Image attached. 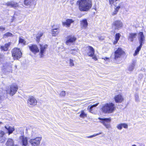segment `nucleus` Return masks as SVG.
Returning a JSON list of instances; mask_svg holds the SVG:
<instances>
[{
    "mask_svg": "<svg viewBox=\"0 0 146 146\" xmlns=\"http://www.w3.org/2000/svg\"><path fill=\"white\" fill-rule=\"evenodd\" d=\"M79 9L81 11H87L91 7V0H79L77 1Z\"/></svg>",
    "mask_w": 146,
    "mask_h": 146,
    "instance_id": "1",
    "label": "nucleus"
},
{
    "mask_svg": "<svg viewBox=\"0 0 146 146\" xmlns=\"http://www.w3.org/2000/svg\"><path fill=\"white\" fill-rule=\"evenodd\" d=\"M115 107L112 103H107L104 105L102 108V112L105 113H111L113 112Z\"/></svg>",
    "mask_w": 146,
    "mask_h": 146,
    "instance_id": "2",
    "label": "nucleus"
},
{
    "mask_svg": "<svg viewBox=\"0 0 146 146\" xmlns=\"http://www.w3.org/2000/svg\"><path fill=\"white\" fill-rule=\"evenodd\" d=\"M138 39L140 45L137 47L135 50V53L134 54V56H135L138 54L142 47L143 42L145 40V37L142 32H140L138 34Z\"/></svg>",
    "mask_w": 146,
    "mask_h": 146,
    "instance_id": "3",
    "label": "nucleus"
},
{
    "mask_svg": "<svg viewBox=\"0 0 146 146\" xmlns=\"http://www.w3.org/2000/svg\"><path fill=\"white\" fill-rule=\"evenodd\" d=\"M18 87L17 84L13 83L10 86V88L6 90L7 94H9L11 96L14 95L17 92Z\"/></svg>",
    "mask_w": 146,
    "mask_h": 146,
    "instance_id": "4",
    "label": "nucleus"
},
{
    "mask_svg": "<svg viewBox=\"0 0 146 146\" xmlns=\"http://www.w3.org/2000/svg\"><path fill=\"white\" fill-rule=\"evenodd\" d=\"M98 119L101 120L100 122L102 123L106 128L109 129L111 127V125L110 124L111 121V118L99 117Z\"/></svg>",
    "mask_w": 146,
    "mask_h": 146,
    "instance_id": "5",
    "label": "nucleus"
},
{
    "mask_svg": "<svg viewBox=\"0 0 146 146\" xmlns=\"http://www.w3.org/2000/svg\"><path fill=\"white\" fill-rule=\"evenodd\" d=\"M12 54L14 58L17 59L20 58L22 54L20 49L17 48H14L12 51Z\"/></svg>",
    "mask_w": 146,
    "mask_h": 146,
    "instance_id": "6",
    "label": "nucleus"
},
{
    "mask_svg": "<svg viewBox=\"0 0 146 146\" xmlns=\"http://www.w3.org/2000/svg\"><path fill=\"white\" fill-rule=\"evenodd\" d=\"M42 139L41 137H36L35 138L31 139L29 142L32 146H38L40 144Z\"/></svg>",
    "mask_w": 146,
    "mask_h": 146,
    "instance_id": "7",
    "label": "nucleus"
},
{
    "mask_svg": "<svg viewBox=\"0 0 146 146\" xmlns=\"http://www.w3.org/2000/svg\"><path fill=\"white\" fill-rule=\"evenodd\" d=\"M88 51L87 54L88 56L91 57H92V59L95 60H97V59L95 55H94V48L91 46L88 47Z\"/></svg>",
    "mask_w": 146,
    "mask_h": 146,
    "instance_id": "8",
    "label": "nucleus"
},
{
    "mask_svg": "<svg viewBox=\"0 0 146 146\" xmlns=\"http://www.w3.org/2000/svg\"><path fill=\"white\" fill-rule=\"evenodd\" d=\"M124 53V51L122 50L121 48H118L115 52V59L117 60L118 58H120Z\"/></svg>",
    "mask_w": 146,
    "mask_h": 146,
    "instance_id": "9",
    "label": "nucleus"
},
{
    "mask_svg": "<svg viewBox=\"0 0 146 146\" xmlns=\"http://www.w3.org/2000/svg\"><path fill=\"white\" fill-rule=\"evenodd\" d=\"M76 40V38L73 35H70L66 37V44L68 45L70 43L75 42Z\"/></svg>",
    "mask_w": 146,
    "mask_h": 146,
    "instance_id": "10",
    "label": "nucleus"
},
{
    "mask_svg": "<svg viewBox=\"0 0 146 146\" xmlns=\"http://www.w3.org/2000/svg\"><path fill=\"white\" fill-rule=\"evenodd\" d=\"M40 55L41 57H42L44 56V54L45 53L46 49L47 48L48 46L46 44L42 45L40 44Z\"/></svg>",
    "mask_w": 146,
    "mask_h": 146,
    "instance_id": "11",
    "label": "nucleus"
},
{
    "mask_svg": "<svg viewBox=\"0 0 146 146\" xmlns=\"http://www.w3.org/2000/svg\"><path fill=\"white\" fill-rule=\"evenodd\" d=\"M30 50L34 54H36L39 51V49L36 45H32L29 46Z\"/></svg>",
    "mask_w": 146,
    "mask_h": 146,
    "instance_id": "12",
    "label": "nucleus"
},
{
    "mask_svg": "<svg viewBox=\"0 0 146 146\" xmlns=\"http://www.w3.org/2000/svg\"><path fill=\"white\" fill-rule=\"evenodd\" d=\"M123 24L120 21H116L113 22V27L115 29H119L122 27Z\"/></svg>",
    "mask_w": 146,
    "mask_h": 146,
    "instance_id": "13",
    "label": "nucleus"
},
{
    "mask_svg": "<svg viewBox=\"0 0 146 146\" xmlns=\"http://www.w3.org/2000/svg\"><path fill=\"white\" fill-rule=\"evenodd\" d=\"M27 103L28 104L34 106L36 105L37 101L34 97L31 96L28 98L27 100Z\"/></svg>",
    "mask_w": 146,
    "mask_h": 146,
    "instance_id": "14",
    "label": "nucleus"
},
{
    "mask_svg": "<svg viewBox=\"0 0 146 146\" xmlns=\"http://www.w3.org/2000/svg\"><path fill=\"white\" fill-rule=\"evenodd\" d=\"M19 139L22 142L23 146H27L28 144L27 137L23 136H20L19 137Z\"/></svg>",
    "mask_w": 146,
    "mask_h": 146,
    "instance_id": "15",
    "label": "nucleus"
},
{
    "mask_svg": "<svg viewBox=\"0 0 146 146\" xmlns=\"http://www.w3.org/2000/svg\"><path fill=\"white\" fill-rule=\"evenodd\" d=\"M114 100L116 102L121 103L123 101V98L121 95L118 94L115 96L114 97Z\"/></svg>",
    "mask_w": 146,
    "mask_h": 146,
    "instance_id": "16",
    "label": "nucleus"
},
{
    "mask_svg": "<svg viewBox=\"0 0 146 146\" xmlns=\"http://www.w3.org/2000/svg\"><path fill=\"white\" fill-rule=\"evenodd\" d=\"M6 145V146H18L17 145H14L13 140L11 138H8Z\"/></svg>",
    "mask_w": 146,
    "mask_h": 146,
    "instance_id": "17",
    "label": "nucleus"
},
{
    "mask_svg": "<svg viewBox=\"0 0 146 146\" xmlns=\"http://www.w3.org/2000/svg\"><path fill=\"white\" fill-rule=\"evenodd\" d=\"M5 128L8 131V133L9 135L11 134L13 132L15 131V129L14 127L9 126V125L5 126Z\"/></svg>",
    "mask_w": 146,
    "mask_h": 146,
    "instance_id": "18",
    "label": "nucleus"
},
{
    "mask_svg": "<svg viewBox=\"0 0 146 146\" xmlns=\"http://www.w3.org/2000/svg\"><path fill=\"white\" fill-rule=\"evenodd\" d=\"M117 127L118 129L121 130L122 129L123 127L125 129H127L128 127V125L125 123H121L118 124Z\"/></svg>",
    "mask_w": 146,
    "mask_h": 146,
    "instance_id": "19",
    "label": "nucleus"
},
{
    "mask_svg": "<svg viewBox=\"0 0 146 146\" xmlns=\"http://www.w3.org/2000/svg\"><path fill=\"white\" fill-rule=\"evenodd\" d=\"M73 21L71 19H68L65 22H63V25L66 27H69L71 23L73 22Z\"/></svg>",
    "mask_w": 146,
    "mask_h": 146,
    "instance_id": "20",
    "label": "nucleus"
},
{
    "mask_svg": "<svg viewBox=\"0 0 146 146\" xmlns=\"http://www.w3.org/2000/svg\"><path fill=\"white\" fill-rule=\"evenodd\" d=\"M88 23L86 19L83 20L81 22V25L82 28L86 29L87 27Z\"/></svg>",
    "mask_w": 146,
    "mask_h": 146,
    "instance_id": "21",
    "label": "nucleus"
},
{
    "mask_svg": "<svg viewBox=\"0 0 146 146\" xmlns=\"http://www.w3.org/2000/svg\"><path fill=\"white\" fill-rule=\"evenodd\" d=\"M7 6H9L11 7H15L18 6V5L16 3L13 1L8 2L6 3Z\"/></svg>",
    "mask_w": 146,
    "mask_h": 146,
    "instance_id": "22",
    "label": "nucleus"
},
{
    "mask_svg": "<svg viewBox=\"0 0 146 146\" xmlns=\"http://www.w3.org/2000/svg\"><path fill=\"white\" fill-rule=\"evenodd\" d=\"M10 45V43H6L4 46H1L0 48L1 50L6 51L8 50V48Z\"/></svg>",
    "mask_w": 146,
    "mask_h": 146,
    "instance_id": "23",
    "label": "nucleus"
},
{
    "mask_svg": "<svg viewBox=\"0 0 146 146\" xmlns=\"http://www.w3.org/2000/svg\"><path fill=\"white\" fill-rule=\"evenodd\" d=\"M6 96V94L2 91V89H0V100H3L5 98Z\"/></svg>",
    "mask_w": 146,
    "mask_h": 146,
    "instance_id": "24",
    "label": "nucleus"
},
{
    "mask_svg": "<svg viewBox=\"0 0 146 146\" xmlns=\"http://www.w3.org/2000/svg\"><path fill=\"white\" fill-rule=\"evenodd\" d=\"M78 113L80 114L79 116L82 118L84 119L87 117V114L84 110H82L80 112Z\"/></svg>",
    "mask_w": 146,
    "mask_h": 146,
    "instance_id": "25",
    "label": "nucleus"
},
{
    "mask_svg": "<svg viewBox=\"0 0 146 146\" xmlns=\"http://www.w3.org/2000/svg\"><path fill=\"white\" fill-rule=\"evenodd\" d=\"M137 36V34L135 33H131L129 34V40L130 41L132 42L133 41V39L135 38Z\"/></svg>",
    "mask_w": 146,
    "mask_h": 146,
    "instance_id": "26",
    "label": "nucleus"
},
{
    "mask_svg": "<svg viewBox=\"0 0 146 146\" xmlns=\"http://www.w3.org/2000/svg\"><path fill=\"white\" fill-rule=\"evenodd\" d=\"M14 35L11 33L9 32H7L3 35V37L4 38H5L9 37H12Z\"/></svg>",
    "mask_w": 146,
    "mask_h": 146,
    "instance_id": "27",
    "label": "nucleus"
},
{
    "mask_svg": "<svg viewBox=\"0 0 146 146\" xmlns=\"http://www.w3.org/2000/svg\"><path fill=\"white\" fill-rule=\"evenodd\" d=\"M136 62L135 60L132 61V64L129 66L128 68V70L130 71H132L133 70L135 66V63Z\"/></svg>",
    "mask_w": 146,
    "mask_h": 146,
    "instance_id": "28",
    "label": "nucleus"
},
{
    "mask_svg": "<svg viewBox=\"0 0 146 146\" xmlns=\"http://www.w3.org/2000/svg\"><path fill=\"white\" fill-rule=\"evenodd\" d=\"M58 28H56V29H54L51 30V32H52V35L53 36H56V34H57L58 32Z\"/></svg>",
    "mask_w": 146,
    "mask_h": 146,
    "instance_id": "29",
    "label": "nucleus"
},
{
    "mask_svg": "<svg viewBox=\"0 0 146 146\" xmlns=\"http://www.w3.org/2000/svg\"><path fill=\"white\" fill-rule=\"evenodd\" d=\"M115 7V10H117L118 11L121 8H122L123 7V5L122 3H120L119 5L117 6L116 5H114Z\"/></svg>",
    "mask_w": 146,
    "mask_h": 146,
    "instance_id": "30",
    "label": "nucleus"
},
{
    "mask_svg": "<svg viewBox=\"0 0 146 146\" xmlns=\"http://www.w3.org/2000/svg\"><path fill=\"white\" fill-rule=\"evenodd\" d=\"M22 37H20L19 38V43L23 44L24 45H25L27 44L26 41L22 38Z\"/></svg>",
    "mask_w": 146,
    "mask_h": 146,
    "instance_id": "31",
    "label": "nucleus"
},
{
    "mask_svg": "<svg viewBox=\"0 0 146 146\" xmlns=\"http://www.w3.org/2000/svg\"><path fill=\"white\" fill-rule=\"evenodd\" d=\"M78 48H76L70 50V52L71 54H75L78 52Z\"/></svg>",
    "mask_w": 146,
    "mask_h": 146,
    "instance_id": "32",
    "label": "nucleus"
},
{
    "mask_svg": "<svg viewBox=\"0 0 146 146\" xmlns=\"http://www.w3.org/2000/svg\"><path fill=\"white\" fill-rule=\"evenodd\" d=\"M32 1L33 0H25L24 1L25 4L27 5H30Z\"/></svg>",
    "mask_w": 146,
    "mask_h": 146,
    "instance_id": "33",
    "label": "nucleus"
},
{
    "mask_svg": "<svg viewBox=\"0 0 146 146\" xmlns=\"http://www.w3.org/2000/svg\"><path fill=\"white\" fill-rule=\"evenodd\" d=\"M43 34V33L41 32H40L39 33H38L37 34L36 36L37 41H38V40L42 36Z\"/></svg>",
    "mask_w": 146,
    "mask_h": 146,
    "instance_id": "34",
    "label": "nucleus"
},
{
    "mask_svg": "<svg viewBox=\"0 0 146 146\" xmlns=\"http://www.w3.org/2000/svg\"><path fill=\"white\" fill-rule=\"evenodd\" d=\"M118 0H109L110 4L111 5V6L113 5H115V3L116 1Z\"/></svg>",
    "mask_w": 146,
    "mask_h": 146,
    "instance_id": "35",
    "label": "nucleus"
},
{
    "mask_svg": "<svg viewBox=\"0 0 146 146\" xmlns=\"http://www.w3.org/2000/svg\"><path fill=\"white\" fill-rule=\"evenodd\" d=\"M6 139L5 137H0V143H2L4 142Z\"/></svg>",
    "mask_w": 146,
    "mask_h": 146,
    "instance_id": "36",
    "label": "nucleus"
},
{
    "mask_svg": "<svg viewBox=\"0 0 146 146\" xmlns=\"http://www.w3.org/2000/svg\"><path fill=\"white\" fill-rule=\"evenodd\" d=\"M120 36L121 35L119 33H116L115 36V40L118 41L119 39Z\"/></svg>",
    "mask_w": 146,
    "mask_h": 146,
    "instance_id": "37",
    "label": "nucleus"
},
{
    "mask_svg": "<svg viewBox=\"0 0 146 146\" xmlns=\"http://www.w3.org/2000/svg\"><path fill=\"white\" fill-rule=\"evenodd\" d=\"M102 133V132H100L98 133H97L95 134H94L93 135L90 136H87L86 137L87 138H92L93 137H95L97 135H99L100 134H101Z\"/></svg>",
    "mask_w": 146,
    "mask_h": 146,
    "instance_id": "38",
    "label": "nucleus"
},
{
    "mask_svg": "<svg viewBox=\"0 0 146 146\" xmlns=\"http://www.w3.org/2000/svg\"><path fill=\"white\" fill-rule=\"evenodd\" d=\"M37 134L36 131H33L31 133V136L33 137H35V136H37Z\"/></svg>",
    "mask_w": 146,
    "mask_h": 146,
    "instance_id": "39",
    "label": "nucleus"
},
{
    "mask_svg": "<svg viewBox=\"0 0 146 146\" xmlns=\"http://www.w3.org/2000/svg\"><path fill=\"white\" fill-rule=\"evenodd\" d=\"M73 60L72 59H70L69 60V65L70 66H74V64L73 63Z\"/></svg>",
    "mask_w": 146,
    "mask_h": 146,
    "instance_id": "40",
    "label": "nucleus"
},
{
    "mask_svg": "<svg viewBox=\"0 0 146 146\" xmlns=\"http://www.w3.org/2000/svg\"><path fill=\"white\" fill-rule=\"evenodd\" d=\"M5 132L2 131H0V137H5Z\"/></svg>",
    "mask_w": 146,
    "mask_h": 146,
    "instance_id": "41",
    "label": "nucleus"
},
{
    "mask_svg": "<svg viewBox=\"0 0 146 146\" xmlns=\"http://www.w3.org/2000/svg\"><path fill=\"white\" fill-rule=\"evenodd\" d=\"M60 95L61 96H64L65 95V92L64 91H62L60 94Z\"/></svg>",
    "mask_w": 146,
    "mask_h": 146,
    "instance_id": "42",
    "label": "nucleus"
},
{
    "mask_svg": "<svg viewBox=\"0 0 146 146\" xmlns=\"http://www.w3.org/2000/svg\"><path fill=\"white\" fill-rule=\"evenodd\" d=\"M135 100L136 102H138L139 101V97L138 95L137 94H135Z\"/></svg>",
    "mask_w": 146,
    "mask_h": 146,
    "instance_id": "43",
    "label": "nucleus"
},
{
    "mask_svg": "<svg viewBox=\"0 0 146 146\" xmlns=\"http://www.w3.org/2000/svg\"><path fill=\"white\" fill-rule=\"evenodd\" d=\"M92 108H92V107L90 106H89L88 107V109L89 110V111L90 113H92Z\"/></svg>",
    "mask_w": 146,
    "mask_h": 146,
    "instance_id": "44",
    "label": "nucleus"
},
{
    "mask_svg": "<svg viewBox=\"0 0 146 146\" xmlns=\"http://www.w3.org/2000/svg\"><path fill=\"white\" fill-rule=\"evenodd\" d=\"M0 29L1 30V31H3L5 30V28L2 26H1L0 27Z\"/></svg>",
    "mask_w": 146,
    "mask_h": 146,
    "instance_id": "45",
    "label": "nucleus"
},
{
    "mask_svg": "<svg viewBox=\"0 0 146 146\" xmlns=\"http://www.w3.org/2000/svg\"><path fill=\"white\" fill-rule=\"evenodd\" d=\"M118 12V11H117V10H115V11L113 12L112 15H116L117 13Z\"/></svg>",
    "mask_w": 146,
    "mask_h": 146,
    "instance_id": "46",
    "label": "nucleus"
},
{
    "mask_svg": "<svg viewBox=\"0 0 146 146\" xmlns=\"http://www.w3.org/2000/svg\"><path fill=\"white\" fill-rule=\"evenodd\" d=\"M98 104H99V103H97L96 104H94V105H92V106H90L92 107V108H93L94 107H95L97 106L98 105Z\"/></svg>",
    "mask_w": 146,
    "mask_h": 146,
    "instance_id": "47",
    "label": "nucleus"
},
{
    "mask_svg": "<svg viewBox=\"0 0 146 146\" xmlns=\"http://www.w3.org/2000/svg\"><path fill=\"white\" fill-rule=\"evenodd\" d=\"M108 58H108L107 57H106L105 58H102V59H104L105 60H107V59H108Z\"/></svg>",
    "mask_w": 146,
    "mask_h": 146,
    "instance_id": "48",
    "label": "nucleus"
},
{
    "mask_svg": "<svg viewBox=\"0 0 146 146\" xmlns=\"http://www.w3.org/2000/svg\"><path fill=\"white\" fill-rule=\"evenodd\" d=\"M117 41V40H115V41H114V42H113V43H114V44H116V43H117V41Z\"/></svg>",
    "mask_w": 146,
    "mask_h": 146,
    "instance_id": "49",
    "label": "nucleus"
},
{
    "mask_svg": "<svg viewBox=\"0 0 146 146\" xmlns=\"http://www.w3.org/2000/svg\"><path fill=\"white\" fill-rule=\"evenodd\" d=\"M140 146H145V145L142 144H140L139 145Z\"/></svg>",
    "mask_w": 146,
    "mask_h": 146,
    "instance_id": "50",
    "label": "nucleus"
},
{
    "mask_svg": "<svg viewBox=\"0 0 146 146\" xmlns=\"http://www.w3.org/2000/svg\"><path fill=\"white\" fill-rule=\"evenodd\" d=\"M99 39L101 40H103L104 39V38H102V37H101V38L100 37L99 38Z\"/></svg>",
    "mask_w": 146,
    "mask_h": 146,
    "instance_id": "51",
    "label": "nucleus"
},
{
    "mask_svg": "<svg viewBox=\"0 0 146 146\" xmlns=\"http://www.w3.org/2000/svg\"><path fill=\"white\" fill-rule=\"evenodd\" d=\"M3 124V123L1 122L0 121V124Z\"/></svg>",
    "mask_w": 146,
    "mask_h": 146,
    "instance_id": "52",
    "label": "nucleus"
},
{
    "mask_svg": "<svg viewBox=\"0 0 146 146\" xmlns=\"http://www.w3.org/2000/svg\"><path fill=\"white\" fill-rule=\"evenodd\" d=\"M132 146H137L135 145H133Z\"/></svg>",
    "mask_w": 146,
    "mask_h": 146,
    "instance_id": "53",
    "label": "nucleus"
}]
</instances>
